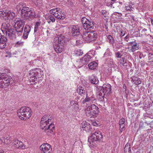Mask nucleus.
I'll return each mask as SVG.
<instances>
[{
    "label": "nucleus",
    "instance_id": "obj_53",
    "mask_svg": "<svg viewBox=\"0 0 153 153\" xmlns=\"http://www.w3.org/2000/svg\"><path fill=\"white\" fill-rule=\"evenodd\" d=\"M121 35H122V36H123L125 34V33H123V31H121Z\"/></svg>",
    "mask_w": 153,
    "mask_h": 153
},
{
    "label": "nucleus",
    "instance_id": "obj_61",
    "mask_svg": "<svg viewBox=\"0 0 153 153\" xmlns=\"http://www.w3.org/2000/svg\"><path fill=\"white\" fill-rule=\"evenodd\" d=\"M115 0H111L112 1H114Z\"/></svg>",
    "mask_w": 153,
    "mask_h": 153
},
{
    "label": "nucleus",
    "instance_id": "obj_24",
    "mask_svg": "<svg viewBox=\"0 0 153 153\" xmlns=\"http://www.w3.org/2000/svg\"><path fill=\"white\" fill-rule=\"evenodd\" d=\"M77 92L80 95L82 96L86 94L87 93H88L86 91V89L82 87H78L76 90Z\"/></svg>",
    "mask_w": 153,
    "mask_h": 153
},
{
    "label": "nucleus",
    "instance_id": "obj_29",
    "mask_svg": "<svg viewBox=\"0 0 153 153\" xmlns=\"http://www.w3.org/2000/svg\"><path fill=\"white\" fill-rule=\"evenodd\" d=\"M97 66V64L95 62H93L89 63L88 65L89 68L91 70L96 69Z\"/></svg>",
    "mask_w": 153,
    "mask_h": 153
},
{
    "label": "nucleus",
    "instance_id": "obj_34",
    "mask_svg": "<svg viewBox=\"0 0 153 153\" xmlns=\"http://www.w3.org/2000/svg\"><path fill=\"white\" fill-rule=\"evenodd\" d=\"M112 55V53L110 52V50L109 48H108L106 50V51L104 54L105 56H111Z\"/></svg>",
    "mask_w": 153,
    "mask_h": 153
},
{
    "label": "nucleus",
    "instance_id": "obj_46",
    "mask_svg": "<svg viewBox=\"0 0 153 153\" xmlns=\"http://www.w3.org/2000/svg\"><path fill=\"white\" fill-rule=\"evenodd\" d=\"M23 45V42L21 41H19L16 42V45H19V46H22Z\"/></svg>",
    "mask_w": 153,
    "mask_h": 153
},
{
    "label": "nucleus",
    "instance_id": "obj_7",
    "mask_svg": "<svg viewBox=\"0 0 153 153\" xmlns=\"http://www.w3.org/2000/svg\"><path fill=\"white\" fill-rule=\"evenodd\" d=\"M13 22L16 31L18 33L22 32L25 24L24 20L20 18H16Z\"/></svg>",
    "mask_w": 153,
    "mask_h": 153
},
{
    "label": "nucleus",
    "instance_id": "obj_10",
    "mask_svg": "<svg viewBox=\"0 0 153 153\" xmlns=\"http://www.w3.org/2000/svg\"><path fill=\"white\" fill-rule=\"evenodd\" d=\"M81 22L83 27L86 30L92 29L94 27L93 22L90 21L85 17H83L81 19Z\"/></svg>",
    "mask_w": 153,
    "mask_h": 153
},
{
    "label": "nucleus",
    "instance_id": "obj_48",
    "mask_svg": "<svg viewBox=\"0 0 153 153\" xmlns=\"http://www.w3.org/2000/svg\"><path fill=\"white\" fill-rule=\"evenodd\" d=\"M49 18L51 21L53 22H54L55 21V19L53 16H49Z\"/></svg>",
    "mask_w": 153,
    "mask_h": 153
},
{
    "label": "nucleus",
    "instance_id": "obj_63",
    "mask_svg": "<svg viewBox=\"0 0 153 153\" xmlns=\"http://www.w3.org/2000/svg\"><path fill=\"white\" fill-rule=\"evenodd\" d=\"M117 13H118V12H117Z\"/></svg>",
    "mask_w": 153,
    "mask_h": 153
},
{
    "label": "nucleus",
    "instance_id": "obj_21",
    "mask_svg": "<svg viewBox=\"0 0 153 153\" xmlns=\"http://www.w3.org/2000/svg\"><path fill=\"white\" fill-rule=\"evenodd\" d=\"M82 38L84 41L87 43L91 42V40L90 39L89 32L85 31L83 32L82 35Z\"/></svg>",
    "mask_w": 153,
    "mask_h": 153
},
{
    "label": "nucleus",
    "instance_id": "obj_39",
    "mask_svg": "<svg viewBox=\"0 0 153 153\" xmlns=\"http://www.w3.org/2000/svg\"><path fill=\"white\" fill-rule=\"evenodd\" d=\"M119 125H125V119L124 118H121L119 121Z\"/></svg>",
    "mask_w": 153,
    "mask_h": 153
},
{
    "label": "nucleus",
    "instance_id": "obj_25",
    "mask_svg": "<svg viewBox=\"0 0 153 153\" xmlns=\"http://www.w3.org/2000/svg\"><path fill=\"white\" fill-rule=\"evenodd\" d=\"M89 34L90 37V39L91 40V42L96 40L97 35V33L95 31L89 32Z\"/></svg>",
    "mask_w": 153,
    "mask_h": 153
},
{
    "label": "nucleus",
    "instance_id": "obj_38",
    "mask_svg": "<svg viewBox=\"0 0 153 153\" xmlns=\"http://www.w3.org/2000/svg\"><path fill=\"white\" fill-rule=\"evenodd\" d=\"M107 62L109 66H112L114 65V64L113 59L111 58L108 59Z\"/></svg>",
    "mask_w": 153,
    "mask_h": 153
},
{
    "label": "nucleus",
    "instance_id": "obj_3",
    "mask_svg": "<svg viewBox=\"0 0 153 153\" xmlns=\"http://www.w3.org/2000/svg\"><path fill=\"white\" fill-rule=\"evenodd\" d=\"M17 115L21 119L25 120L32 115L31 110L29 107H22L17 111Z\"/></svg>",
    "mask_w": 153,
    "mask_h": 153
},
{
    "label": "nucleus",
    "instance_id": "obj_47",
    "mask_svg": "<svg viewBox=\"0 0 153 153\" xmlns=\"http://www.w3.org/2000/svg\"><path fill=\"white\" fill-rule=\"evenodd\" d=\"M70 104L71 105H75L77 104V103L74 100H72L70 102Z\"/></svg>",
    "mask_w": 153,
    "mask_h": 153
},
{
    "label": "nucleus",
    "instance_id": "obj_54",
    "mask_svg": "<svg viewBox=\"0 0 153 153\" xmlns=\"http://www.w3.org/2000/svg\"><path fill=\"white\" fill-rule=\"evenodd\" d=\"M150 20L152 24L153 25V19H150Z\"/></svg>",
    "mask_w": 153,
    "mask_h": 153
},
{
    "label": "nucleus",
    "instance_id": "obj_37",
    "mask_svg": "<svg viewBox=\"0 0 153 153\" xmlns=\"http://www.w3.org/2000/svg\"><path fill=\"white\" fill-rule=\"evenodd\" d=\"M31 30L30 27L29 26H25L24 29V32L29 33Z\"/></svg>",
    "mask_w": 153,
    "mask_h": 153
},
{
    "label": "nucleus",
    "instance_id": "obj_41",
    "mask_svg": "<svg viewBox=\"0 0 153 153\" xmlns=\"http://www.w3.org/2000/svg\"><path fill=\"white\" fill-rule=\"evenodd\" d=\"M126 10H130L131 9H134V5L131 3H130L129 5L126 6Z\"/></svg>",
    "mask_w": 153,
    "mask_h": 153
},
{
    "label": "nucleus",
    "instance_id": "obj_19",
    "mask_svg": "<svg viewBox=\"0 0 153 153\" xmlns=\"http://www.w3.org/2000/svg\"><path fill=\"white\" fill-rule=\"evenodd\" d=\"M83 130L86 131H89L91 129V126L90 124L87 122L86 121H83L80 125Z\"/></svg>",
    "mask_w": 153,
    "mask_h": 153
},
{
    "label": "nucleus",
    "instance_id": "obj_31",
    "mask_svg": "<svg viewBox=\"0 0 153 153\" xmlns=\"http://www.w3.org/2000/svg\"><path fill=\"white\" fill-rule=\"evenodd\" d=\"M125 153H130L131 152V149L130 145L126 144L124 148Z\"/></svg>",
    "mask_w": 153,
    "mask_h": 153
},
{
    "label": "nucleus",
    "instance_id": "obj_22",
    "mask_svg": "<svg viewBox=\"0 0 153 153\" xmlns=\"http://www.w3.org/2000/svg\"><path fill=\"white\" fill-rule=\"evenodd\" d=\"M7 39L5 36H2V38L0 40V48L3 49L6 47Z\"/></svg>",
    "mask_w": 153,
    "mask_h": 153
},
{
    "label": "nucleus",
    "instance_id": "obj_13",
    "mask_svg": "<svg viewBox=\"0 0 153 153\" xmlns=\"http://www.w3.org/2000/svg\"><path fill=\"white\" fill-rule=\"evenodd\" d=\"M96 100L94 95L92 92H91L89 94L87 93L85 99L83 100L82 103H85V102H90L91 103H93Z\"/></svg>",
    "mask_w": 153,
    "mask_h": 153
},
{
    "label": "nucleus",
    "instance_id": "obj_35",
    "mask_svg": "<svg viewBox=\"0 0 153 153\" xmlns=\"http://www.w3.org/2000/svg\"><path fill=\"white\" fill-rule=\"evenodd\" d=\"M107 38L109 40V43L112 44H113L114 42V40L113 37L110 35H109L107 37Z\"/></svg>",
    "mask_w": 153,
    "mask_h": 153
},
{
    "label": "nucleus",
    "instance_id": "obj_8",
    "mask_svg": "<svg viewBox=\"0 0 153 153\" xmlns=\"http://www.w3.org/2000/svg\"><path fill=\"white\" fill-rule=\"evenodd\" d=\"M0 79L2 80L0 82L1 88H6L9 85L10 79L8 76L5 73H0Z\"/></svg>",
    "mask_w": 153,
    "mask_h": 153
},
{
    "label": "nucleus",
    "instance_id": "obj_36",
    "mask_svg": "<svg viewBox=\"0 0 153 153\" xmlns=\"http://www.w3.org/2000/svg\"><path fill=\"white\" fill-rule=\"evenodd\" d=\"M83 51L81 50L78 49L75 52V54L77 56H80L82 55Z\"/></svg>",
    "mask_w": 153,
    "mask_h": 153
},
{
    "label": "nucleus",
    "instance_id": "obj_6",
    "mask_svg": "<svg viewBox=\"0 0 153 153\" xmlns=\"http://www.w3.org/2000/svg\"><path fill=\"white\" fill-rule=\"evenodd\" d=\"M97 91L101 92H102L103 95H102L99 97L101 101H104V97L105 96H108L111 93V86L108 83L104 84L102 86L97 87Z\"/></svg>",
    "mask_w": 153,
    "mask_h": 153
},
{
    "label": "nucleus",
    "instance_id": "obj_59",
    "mask_svg": "<svg viewBox=\"0 0 153 153\" xmlns=\"http://www.w3.org/2000/svg\"><path fill=\"white\" fill-rule=\"evenodd\" d=\"M141 42L143 44L145 42L144 41H142Z\"/></svg>",
    "mask_w": 153,
    "mask_h": 153
},
{
    "label": "nucleus",
    "instance_id": "obj_56",
    "mask_svg": "<svg viewBox=\"0 0 153 153\" xmlns=\"http://www.w3.org/2000/svg\"><path fill=\"white\" fill-rule=\"evenodd\" d=\"M0 140H1V141L2 142H3V143H6V141H5V140H6V139L4 140V141H3V140H2V139H0Z\"/></svg>",
    "mask_w": 153,
    "mask_h": 153
},
{
    "label": "nucleus",
    "instance_id": "obj_17",
    "mask_svg": "<svg viewBox=\"0 0 153 153\" xmlns=\"http://www.w3.org/2000/svg\"><path fill=\"white\" fill-rule=\"evenodd\" d=\"M71 33L73 36H79L80 34V30L78 26L74 25L71 27Z\"/></svg>",
    "mask_w": 153,
    "mask_h": 153
},
{
    "label": "nucleus",
    "instance_id": "obj_58",
    "mask_svg": "<svg viewBox=\"0 0 153 153\" xmlns=\"http://www.w3.org/2000/svg\"><path fill=\"white\" fill-rule=\"evenodd\" d=\"M0 153H4V151L2 150H0Z\"/></svg>",
    "mask_w": 153,
    "mask_h": 153
},
{
    "label": "nucleus",
    "instance_id": "obj_40",
    "mask_svg": "<svg viewBox=\"0 0 153 153\" xmlns=\"http://www.w3.org/2000/svg\"><path fill=\"white\" fill-rule=\"evenodd\" d=\"M120 63L122 66H125V64L126 63V61L125 57H123L122 59H120Z\"/></svg>",
    "mask_w": 153,
    "mask_h": 153
},
{
    "label": "nucleus",
    "instance_id": "obj_23",
    "mask_svg": "<svg viewBox=\"0 0 153 153\" xmlns=\"http://www.w3.org/2000/svg\"><path fill=\"white\" fill-rule=\"evenodd\" d=\"M89 80L92 84H97L99 82V81L97 76L94 75H92L90 76Z\"/></svg>",
    "mask_w": 153,
    "mask_h": 153
},
{
    "label": "nucleus",
    "instance_id": "obj_12",
    "mask_svg": "<svg viewBox=\"0 0 153 153\" xmlns=\"http://www.w3.org/2000/svg\"><path fill=\"white\" fill-rule=\"evenodd\" d=\"M39 148L42 153H51L52 151L51 146L48 143L42 144Z\"/></svg>",
    "mask_w": 153,
    "mask_h": 153
},
{
    "label": "nucleus",
    "instance_id": "obj_62",
    "mask_svg": "<svg viewBox=\"0 0 153 153\" xmlns=\"http://www.w3.org/2000/svg\"><path fill=\"white\" fill-rule=\"evenodd\" d=\"M52 10H55V9H52Z\"/></svg>",
    "mask_w": 153,
    "mask_h": 153
},
{
    "label": "nucleus",
    "instance_id": "obj_15",
    "mask_svg": "<svg viewBox=\"0 0 153 153\" xmlns=\"http://www.w3.org/2000/svg\"><path fill=\"white\" fill-rule=\"evenodd\" d=\"M92 58L91 57L88 53L85 54L80 59L81 64L84 65L87 64Z\"/></svg>",
    "mask_w": 153,
    "mask_h": 153
},
{
    "label": "nucleus",
    "instance_id": "obj_14",
    "mask_svg": "<svg viewBox=\"0 0 153 153\" xmlns=\"http://www.w3.org/2000/svg\"><path fill=\"white\" fill-rule=\"evenodd\" d=\"M50 12L58 19H63L65 18V15L61 12H59L58 10H50Z\"/></svg>",
    "mask_w": 153,
    "mask_h": 153
},
{
    "label": "nucleus",
    "instance_id": "obj_55",
    "mask_svg": "<svg viewBox=\"0 0 153 153\" xmlns=\"http://www.w3.org/2000/svg\"><path fill=\"white\" fill-rule=\"evenodd\" d=\"M2 36H4L3 35H2L0 33V40L2 38Z\"/></svg>",
    "mask_w": 153,
    "mask_h": 153
},
{
    "label": "nucleus",
    "instance_id": "obj_60",
    "mask_svg": "<svg viewBox=\"0 0 153 153\" xmlns=\"http://www.w3.org/2000/svg\"><path fill=\"white\" fill-rule=\"evenodd\" d=\"M50 22H51V21H48V23H50Z\"/></svg>",
    "mask_w": 153,
    "mask_h": 153
},
{
    "label": "nucleus",
    "instance_id": "obj_52",
    "mask_svg": "<svg viewBox=\"0 0 153 153\" xmlns=\"http://www.w3.org/2000/svg\"><path fill=\"white\" fill-rule=\"evenodd\" d=\"M129 36L128 35H127L126 36L125 38V40H126L128 38Z\"/></svg>",
    "mask_w": 153,
    "mask_h": 153
},
{
    "label": "nucleus",
    "instance_id": "obj_42",
    "mask_svg": "<svg viewBox=\"0 0 153 153\" xmlns=\"http://www.w3.org/2000/svg\"><path fill=\"white\" fill-rule=\"evenodd\" d=\"M101 13L104 16L106 17L109 14L108 10H102Z\"/></svg>",
    "mask_w": 153,
    "mask_h": 153
},
{
    "label": "nucleus",
    "instance_id": "obj_5",
    "mask_svg": "<svg viewBox=\"0 0 153 153\" xmlns=\"http://www.w3.org/2000/svg\"><path fill=\"white\" fill-rule=\"evenodd\" d=\"M85 114L87 116L90 117H95L99 112L98 107L94 104L87 106L84 109Z\"/></svg>",
    "mask_w": 153,
    "mask_h": 153
},
{
    "label": "nucleus",
    "instance_id": "obj_1",
    "mask_svg": "<svg viewBox=\"0 0 153 153\" xmlns=\"http://www.w3.org/2000/svg\"><path fill=\"white\" fill-rule=\"evenodd\" d=\"M52 117L50 115H45L42 117L40 123L41 129L45 130L48 134L52 132L54 128L53 124L52 123Z\"/></svg>",
    "mask_w": 153,
    "mask_h": 153
},
{
    "label": "nucleus",
    "instance_id": "obj_20",
    "mask_svg": "<svg viewBox=\"0 0 153 153\" xmlns=\"http://www.w3.org/2000/svg\"><path fill=\"white\" fill-rule=\"evenodd\" d=\"M13 144L15 147L19 149H24L25 147V146L22 142L19 141L18 140H15L13 143Z\"/></svg>",
    "mask_w": 153,
    "mask_h": 153
},
{
    "label": "nucleus",
    "instance_id": "obj_43",
    "mask_svg": "<svg viewBox=\"0 0 153 153\" xmlns=\"http://www.w3.org/2000/svg\"><path fill=\"white\" fill-rule=\"evenodd\" d=\"M119 131L120 133H121L125 130V125H119Z\"/></svg>",
    "mask_w": 153,
    "mask_h": 153
},
{
    "label": "nucleus",
    "instance_id": "obj_4",
    "mask_svg": "<svg viewBox=\"0 0 153 153\" xmlns=\"http://www.w3.org/2000/svg\"><path fill=\"white\" fill-rule=\"evenodd\" d=\"M1 30L3 33L7 36L10 39H13L16 38L15 30L12 28L11 25L8 23H3Z\"/></svg>",
    "mask_w": 153,
    "mask_h": 153
},
{
    "label": "nucleus",
    "instance_id": "obj_18",
    "mask_svg": "<svg viewBox=\"0 0 153 153\" xmlns=\"http://www.w3.org/2000/svg\"><path fill=\"white\" fill-rule=\"evenodd\" d=\"M130 47L129 48L131 52H134L139 49V45L135 41L130 43Z\"/></svg>",
    "mask_w": 153,
    "mask_h": 153
},
{
    "label": "nucleus",
    "instance_id": "obj_11",
    "mask_svg": "<svg viewBox=\"0 0 153 153\" xmlns=\"http://www.w3.org/2000/svg\"><path fill=\"white\" fill-rule=\"evenodd\" d=\"M21 16L26 19H32L33 18L35 17L36 16V13L34 10H21Z\"/></svg>",
    "mask_w": 153,
    "mask_h": 153
},
{
    "label": "nucleus",
    "instance_id": "obj_51",
    "mask_svg": "<svg viewBox=\"0 0 153 153\" xmlns=\"http://www.w3.org/2000/svg\"><path fill=\"white\" fill-rule=\"evenodd\" d=\"M93 125L94 126H98V124H97L96 122H93Z\"/></svg>",
    "mask_w": 153,
    "mask_h": 153
},
{
    "label": "nucleus",
    "instance_id": "obj_30",
    "mask_svg": "<svg viewBox=\"0 0 153 153\" xmlns=\"http://www.w3.org/2000/svg\"><path fill=\"white\" fill-rule=\"evenodd\" d=\"M15 16V14L14 13L11 12L8 10V15L7 16V18L9 19H12Z\"/></svg>",
    "mask_w": 153,
    "mask_h": 153
},
{
    "label": "nucleus",
    "instance_id": "obj_45",
    "mask_svg": "<svg viewBox=\"0 0 153 153\" xmlns=\"http://www.w3.org/2000/svg\"><path fill=\"white\" fill-rule=\"evenodd\" d=\"M29 33H27L24 32L23 34V38L25 39H27V38Z\"/></svg>",
    "mask_w": 153,
    "mask_h": 153
},
{
    "label": "nucleus",
    "instance_id": "obj_50",
    "mask_svg": "<svg viewBox=\"0 0 153 153\" xmlns=\"http://www.w3.org/2000/svg\"><path fill=\"white\" fill-rule=\"evenodd\" d=\"M81 41L79 40H76V44L77 45H79L80 44H81Z\"/></svg>",
    "mask_w": 153,
    "mask_h": 153
},
{
    "label": "nucleus",
    "instance_id": "obj_32",
    "mask_svg": "<svg viewBox=\"0 0 153 153\" xmlns=\"http://www.w3.org/2000/svg\"><path fill=\"white\" fill-rule=\"evenodd\" d=\"M63 38L60 36L56 37L54 39V41H55V42H57V43L58 44H62L63 42L62 41H63Z\"/></svg>",
    "mask_w": 153,
    "mask_h": 153
},
{
    "label": "nucleus",
    "instance_id": "obj_9",
    "mask_svg": "<svg viewBox=\"0 0 153 153\" xmlns=\"http://www.w3.org/2000/svg\"><path fill=\"white\" fill-rule=\"evenodd\" d=\"M102 133L99 131H96L92 134L88 138V141L91 144L95 141L100 140L102 138Z\"/></svg>",
    "mask_w": 153,
    "mask_h": 153
},
{
    "label": "nucleus",
    "instance_id": "obj_33",
    "mask_svg": "<svg viewBox=\"0 0 153 153\" xmlns=\"http://www.w3.org/2000/svg\"><path fill=\"white\" fill-rule=\"evenodd\" d=\"M41 22L40 21L37 22L35 25L34 28V32H36L38 30V29L39 26L40 25Z\"/></svg>",
    "mask_w": 153,
    "mask_h": 153
},
{
    "label": "nucleus",
    "instance_id": "obj_26",
    "mask_svg": "<svg viewBox=\"0 0 153 153\" xmlns=\"http://www.w3.org/2000/svg\"><path fill=\"white\" fill-rule=\"evenodd\" d=\"M131 81L134 82V84L137 85H138L141 83V81L140 78L136 77H132Z\"/></svg>",
    "mask_w": 153,
    "mask_h": 153
},
{
    "label": "nucleus",
    "instance_id": "obj_57",
    "mask_svg": "<svg viewBox=\"0 0 153 153\" xmlns=\"http://www.w3.org/2000/svg\"><path fill=\"white\" fill-rule=\"evenodd\" d=\"M147 30L145 28L143 29L142 30V31H146Z\"/></svg>",
    "mask_w": 153,
    "mask_h": 153
},
{
    "label": "nucleus",
    "instance_id": "obj_27",
    "mask_svg": "<svg viewBox=\"0 0 153 153\" xmlns=\"http://www.w3.org/2000/svg\"><path fill=\"white\" fill-rule=\"evenodd\" d=\"M17 10H28V8L26 7L25 5L22 3L18 4L16 7Z\"/></svg>",
    "mask_w": 153,
    "mask_h": 153
},
{
    "label": "nucleus",
    "instance_id": "obj_2",
    "mask_svg": "<svg viewBox=\"0 0 153 153\" xmlns=\"http://www.w3.org/2000/svg\"><path fill=\"white\" fill-rule=\"evenodd\" d=\"M30 82H33L34 84L36 83V81H39V78H40L44 76L43 71L39 68L33 69L29 71Z\"/></svg>",
    "mask_w": 153,
    "mask_h": 153
},
{
    "label": "nucleus",
    "instance_id": "obj_28",
    "mask_svg": "<svg viewBox=\"0 0 153 153\" xmlns=\"http://www.w3.org/2000/svg\"><path fill=\"white\" fill-rule=\"evenodd\" d=\"M8 10H1L0 11V17L4 18L5 17L6 19L7 16L8 15Z\"/></svg>",
    "mask_w": 153,
    "mask_h": 153
},
{
    "label": "nucleus",
    "instance_id": "obj_49",
    "mask_svg": "<svg viewBox=\"0 0 153 153\" xmlns=\"http://www.w3.org/2000/svg\"><path fill=\"white\" fill-rule=\"evenodd\" d=\"M148 58L149 59H153V54L151 53H149L148 56Z\"/></svg>",
    "mask_w": 153,
    "mask_h": 153
},
{
    "label": "nucleus",
    "instance_id": "obj_44",
    "mask_svg": "<svg viewBox=\"0 0 153 153\" xmlns=\"http://www.w3.org/2000/svg\"><path fill=\"white\" fill-rule=\"evenodd\" d=\"M115 55L117 58H121L122 56L120 52H117L115 53Z\"/></svg>",
    "mask_w": 153,
    "mask_h": 153
},
{
    "label": "nucleus",
    "instance_id": "obj_16",
    "mask_svg": "<svg viewBox=\"0 0 153 153\" xmlns=\"http://www.w3.org/2000/svg\"><path fill=\"white\" fill-rule=\"evenodd\" d=\"M53 46L54 49L57 53H61L64 48V46L62 44H58L56 41L54 42Z\"/></svg>",
    "mask_w": 153,
    "mask_h": 153
}]
</instances>
